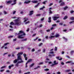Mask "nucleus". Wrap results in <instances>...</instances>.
I'll use <instances>...</instances> for the list:
<instances>
[{
  "mask_svg": "<svg viewBox=\"0 0 74 74\" xmlns=\"http://www.w3.org/2000/svg\"><path fill=\"white\" fill-rule=\"evenodd\" d=\"M22 54H23V52H22L18 53L17 54V56H18L17 59H15L13 61L14 63V64L16 63L18 60H21V61L23 60L22 59V57L21 56V55H22Z\"/></svg>",
  "mask_w": 74,
  "mask_h": 74,
  "instance_id": "obj_1",
  "label": "nucleus"
},
{
  "mask_svg": "<svg viewBox=\"0 0 74 74\" xmlns=\"http://www.w3.org/2000/svg\"><path fill=\"white\" fill-rule=\"evenodd\" d=\"M17 35H19L18 36V38H23V37L22 36H26V34L24 32L21 30L19 31V33L17 34Z\"/></svg>",
  "mask_w": 74,
  "mask_h": 74,
  "instance_id": "obj_2",
  "label": "nucleus"
},
{
  "mask_svg": "<svg viewBox=\"0 0 74 74\" xmlns=\"http://www.w3.org/2000/svg\"><path fill=\"white\" fill-rule=\"evenodd\" d=\"M14 21L15 22L14 25H19L20 23H21V22H19V19H16L14 20Z\"/></svg>",
  "mask_w": 74,
  "mask_h": 74,
  "instance_id": "obj_3",
  "label": "nucleus"
},
{
  "mask_svg": "<svg viewBox=\"0 0 74 74\" xmlns=\"http://www.w3.org/2000/svg\"><path fill=\"white\" fill-rule=\"evenodd\" d=\"M23 60H22V61H19L18 62H17V63L15 65L16 66H18L19 65L18 64H19V63H23Z\"/></svg>",
  "mask_w": 74,
  "mask_h": 74,
  "instance_id": "obj_4",
  "label": "nucleus"
},
{
  "mask_svg": "<svg viewBox=\"0 0 74 74\" xmlns=\"http://www.w3.org/2000/svg\"><path fill=\"white\" fill-rule=\"evenodd\" d=\"M59 18V17H57V16H54L53 17V20L54 21H56V20H57V19H58Z\"/></svg>",
  "mask_w": 74,
  "mask_h": 74,
  "instance_id": "obj_5",
  "label": "nucleus"
},
{
  "mask_svg": "<svg viewBox=\"0 0 74 74\" xmlns=\"http://www.w3.org/2000/svg\"><path fill=\"white\" fill-rule=\"evenodd\" d=\"M34 12V11L33 10H31L30 11L29 15H33V14Z\"/></svg>",
  "mask_w": 74,
  "mask_h": 74,
  "instance_id": "obj_6",
  "label": "nucleus"
},
{
  "mask_svg": "<svg viewBox=\"0 0 74 74\" xmlns=\"http://www.w3.org/2000/svg\"><path fill=\"white\" fill-rule=\"evenodd\" d=\"M30 1H29L28 0L25 1V2H24V3L25 4H28V3H30Z\"/></svg>",
  "mask_w": 74,
  "mask_h": 74,
  "instance_id": "obj_7",
  "label": "nucleus"
},
{
  "mask_svg": "<svg viewBox=\"0 0 74 74\" xmlns=\"http://www.w3.org/2000/svg\"><path fill=\"white\" fill-rule=\"evenodd\" d=\"M64 5H65L64 2H62L61 3L60 5V6H64Z\"/></svg>",
  "mask_w": 74,
  "mask_h": 74,
  "instance_id": "obj_8",
  "label": "nucleus"
},
{
  "mask_svg": "<svg viewBox=\"0 0 74 74\" xmlns=\"http://www.w3.org/2000/svg\"><path fill=\"white\" fill-rule=\"evenodd\" d=\"M23 20H25L24 21V22H26L27 21H28V18H26L24 17V18L23 19Z\"/></svg>",
  "mask_w": 74,
  "mask_h": 74,
  "instance_id": "obj_9",
  "label": "nucleus"
},
{
  "mask_svg": "<svg viewBox=\"0 0 74 74\" xmlns=\"http://www.w3.org/2000/svg\"><path fill=\"white\" fill-rule=\"evenodd\" d=\"M12 3V1L11 0L9 1L6 2V4H11Z\"/></svg>",
  "mask_w": 74,
  "mask_h": 74,
  "instance_id": "obj_10",
  "label": "nucleus"
},
{
  "mask_svg": "<svg viewBox=\"0 0 74 74\" xmlns=\"http://www.w3.org/2000/svg\"><path fill=\"white\" fill-rule=\"evenodd\" d=\"M48 22L49 23H51V17H49L48 18Z\"/></svg>",
  "mask_w": 74,
  "mask_h": 74,
  "instance_id": "obj_11",
  "label": "nucleus"
},
{
  "mask_svg": "<svg viewBox=\"0 0 74 74\" xmlns=\"http://www.w3.org/2000/svg\"><path fill=\"white\" fill-rule=\"evenodd\" d=\"M55 37V36H50L49 37V39H52V38H54Z\"/></svg>",
  "mask_w": 74,
  "mask_h": 74,
  "instance_id": "obj_12",
  "label": "nucleus"
},
{
  "mask_svg": "<svg viewBox=\"0 0 74 74\" xmlns=\"http://www.w3.org/2000/svg\"><path fill=\"white\" fill-rule=\"evenodd\" d=\"M60 35L59 34H57L55 36V37H56V38H57V37H60Z\"/></svg>",
  "mask_w": 74,
  "mask_h": 74,
  "instance_id": "obj_13",
  "label": "nucleus"
},
{
  "mask_svg": "<svg viewBox=\"0 0 74 74\" xmlns=\"http://www.w3.org/2000/svg\"><path fill=\"white\" fill-rule=\"evenodd\" d=\"M12 1V2H13L15 4H16V0H14Z\"/></svg>",
  "mask_w": 74,
  "mask_h": 74,
  "instance_id": "obj_14",
  "label": "nucleus"
},
{
  "mask_svg": "<svg viewBox=\"0 0 74 74\" xmlns=\"http://www.w3.org/2000/svg\"><path fill=\"white\" fill-rule=\"evenodd\" d=\"M34 65V63H32L31 65H29V67H32Z\"/></svg>",
  "mask_w": 74,
  "mask_h": 74,
  "instance_id": "obj_15",
  "label": "nucleus"
},
{
  "mask_svg": "<svg viewBox=\"0 0 74 74\" xmlns=\"http://www.w3.org/2000/svg\"><path fill=\"white\" fill-rule=\"evenodd\" d=\"M32 60V59H29L28 61H27V62H28V63H30V62H31Z\"/></svg>",
  "mask_w": 74,
  "mask_h": 74,
  "instance_id": "obj_16",
  "label": "nucleus"
},
{
  "mask_svg": "<svg viewBox=\"0 0 74 74\" xmlns=\"http://www.w3.org/2000/svg\"><path fill=\"white\" fill-rule=\"evenodd\" d=\"M56 60H55L54 61V62H53L54 64H55L56 65L58 64V62L56 63Z\"/></svg>",
  "mask_w": 74,
  "mask_h": 74,
  "instance_id": "obj_17",
  "label": "nucleus"
},
{
  "mask_svg": "<svg viewBox=\"0 0 74 74\" xmlns=\"http://www.w3.org/2000/svg\"><path fill=\"white\" fill-rule=\"evenodd\" d=\"M62 38L65 40V42H67V39L65 38L64 37H62Z\"/></svg>",
  "mask_w": 74,
  "mask_h": 74,
  "instance_id": "obj_18",
  "label": "nucleus"
},
{
  "mask_svg": "<svg viewBox=\"0 0 74 74\" xmlns=\"http://www.w3.org/2000/svg\"><path fill=\"white\" fill-rule=\"evenodd\" d=\"M67 18H68V17L67 16H66L64 17V18H63V19H64V20L65 19H67Z\"/></svg>",
  "mask_w": 74,
  "mask_h": 74,
  "instance_id": "obj_19",
  "label": "nucleus"
},
{
  "mask_svg": "<svg viewBox=\"0 0 74 74\" xmlns=\"http://www.w3.org/2000/svg\"><path fill=\"white\" fill-rule=\"evenodd\" d=\"M67 8H68V7L67 6H66L64 8V10H67Z\"/></svg>",
  "mask_w": 74,
  "mask_h": 74,
  "instance_id": "obj_20",
  "label": "nucleus"
},
{
  "mask_svg": "<svg viewBox=\"0 0 74 74\" xmlns=\"http://www.w3.org/2000/svg\"><path fill=\"white\" fill-rule=\"evenodd\" d=\"M10 25H15V24L13 22H11L10 23Z\"/></svg>",
  "mask_w": 74,
  "mask_h": 74,
  "instance_id": "obj_21",
  "label": "nucleus"
},
{
  "mask_svg": "<svg viewBox=\"0 0 74 74\" xmlns=\"http://www.w3.org/2000/svg\"><path fill=\"white\" fill-rule=\"evenodd\" d=\"M70 71H71V70H70V69L67 70L65 71L66 72H70Z\"/></svg>",
  "mask_w": 74,
  "mask_h": 74,
  "instance_id": "obj_22",
  "label": "nucleus"
},
{
  "mask_svg": "<svg viewBox=\"0 0 74 74\" xmlns=\"http://www.w3.org/2000/svg\"><path fill=\"white\" fill-rule=\"evenodd\" d=\"M37 2H38V1H33V3H37Z\"/></svg>",
  "mask_w": 74,
  "mask_h": 74,
  "instance_id": "obj_23",
  "label": "nucleus"
},
{
  "mask_svg": "<svg viewBox=\"0 0 74 74\" xmlns=\"http://www.w3.org/2000/svg\"><path fill=\"white\" fill-rule=\"evenodd\" d=\"M5 67H6V66H4L1 67V69H4V68H5Z\"/></svg>",
  "mask_w": 74,
  "mask_h": 74,
  "instance_id": "obj_24",
  "label": "nucleus"
},
{
  "mask_svg": "<svg viewBox=\"0 0 74 74\" xmlns=\"http://www.w3.org/2000/svg\"><path fill=\"white\" fill-rule=\"evenodd\" d=\"M46 2H47V1H46L42 2V4H46Z\"/></svg>",
  "mask_w": 74,
  "mask_h": 74,
  "instance_id": "obj_25",
  "label": "nucleus"
},
{
  "mask_svg": "<svg viewBox=\"0 0 74 74\" xmlns=\"http://www.w3.org/2000/svg\"><path fill=\"white\" fill-rule=\"evenodd\" d=\"M44 70L45 71H49V69H45Z\"/></svg>",
  "mask_w": 74,
  "mask_h": 74,
  "instance_id": "obj_26",
  "label": "nucleus"
},
{
  "mask_svg": "<svg viewBox=\"0 0 74 74\" xmlns=\"http://www.w3.org/2000/svg\"><path fill=\"white\" fill-rule=\"evenodd\" d=\"M70 19V20H74V17H71Z\"/></svg>",
  "mask_w": 74,
  "mask_h": 74,
  "instance_id": "obj_27",
  "label": "nucleus"
},
{
  "mask_svg": "<svg viewBox=\"0 0 74 74\" xmlns=\"http://www.w3.org/2000/svg\"><path fill=\"white\" fill-rule=\"evenodd\" d=\"M74 11L73 10H71L70 12L71 14H73L74 13Z\"/></svg>",
  "mask_w": 74,
  "mask_h": 74,
  "instance_id": "obj_28",
  "label": "nucleus"
},
{
  "mask_svg": "<svg viewBox=\"0 0 74 74\" xmlns=\"http://www.w3.org/2000/svg\"><path fill=\"white\" fill-rule=\"evenodd\" d=\"M56 26V24H54L52 25V26L53 27H54L55 26Z\"/></svg>",
  "mask_w": 74,
  "mask_h": 74,
  "instance_id": "obj_29",
  "label": "nucleus"
},
{
  "mask_svg": "<svg viewBox=\"0 0 74 74\" xmlns=\"http://www.w3.org/2000/svg\"><path fill=\"white\" fill-rule=\"evenodd\" d=\"M72 62L71 61H67V62H66V63L67 64V63H71Z\"/></svg>",
  "mask_w": 74,
  "mask_h": 74,
  "instance_id": "obj_30",
  "label": "nucleus"
},
{
  "mask_svg": "<svg viewBox=\"0 0 74 74\" xmlns=\"http://www.w3.org/2000/svg\"><path fill=\"white\" fill-rule=\"evenodd\" d=\"M44 8H45V6H43L42 8H40V10H42L43 9H44Z\"/></svg>",
  "mask_w": 74,
  "mask_h": 74,
  "instance_id": "obj_31",
  "label": "nucleus"
},
{
  "mask_svg": "<svg viewBox=\"0 0 74 74\" xmlns=\"http://www.w3.org/2000/svg\"><path fill=\"white\" fill-rule=\"evenodd\" d=\"M43 62H41L38 63L39 65H40V64H43Z\"/></svg>",
  "mask_w": 74,
  "mask_h": 74,
  "instance_id": "obj_32",
  "label": "nucleus"
},
{
  "mask_svg": "<svg viewBox=\"0 0 74 74\" xmlns=\"http://www.w3.org/2000/svg\"><path fill=\"white\" fill-rule=\"evenodd\" d=\"M13 36H10L8 37V38H12V37H13Z\"/></svg>",
  "mask_w": 74,
  "mask_h": 74,
  "instance_id": "obj_33",
  "label": "nucleus"
},
{
  "mask_svg": "<svg viewBox=\"0 0 74 74\" xmlns=\"http://www.w3.org/2000/svg\"><path fill=\"white\" fill-rule=\"evenodd\" d=\"M23 55L24 58H25V57H26V54L25 53H24L23 54Z\"/></svg>",
  "mask_w": 74,
  "mask_h": 74,
  "instance_id": "obj_34",
  "label": "nucleus"
},
{
  "mask_svg": "<svg viewBox=\"0 0 74 74\" xmlns=\"http://www.w3.org/2000/svg\"><path fill=\"white\" fill-rule=\"evenodd\" d=\"M43 44H42V43H40L38 45V46L39 47H40V46H41V45H42Z\"/></svg>",
  "mask_w": 74,
  "mask_h": 74,
  "instance_id": "obj_35",
  "label": "nucleus"
},
{
  "mask_svg": "<svg viewBox=\"0 0 74 74\" xmlns=\"http://www.w3.org/2000/svg\"><path fill=\"white\" fill-rule=\"evenodd\" d=\"M9 44V43H4V45L5 46L6 45H7V44Z\"/></svg>",
  "mask_w": 74,
  "mask_h": 74,
  "instance_id": "obj_36",
  "label": "nucleus"
},
{
  "mask_svg": "<svg viewBox=\"0 0 74 74\" xmlns=\"http://www.w3.org/2000/svg\"><path fill=\"white\" fill-rule=\"evenodd\" d=\"M32 52H34L35 51V49H33L31 50Z\"/></svg>",
  "mask_w": 74,
  "mask_h": 74,
  "instance_id": "obj_37",
  "label": "nucleus"
},
{
  "mask_svg": "<svg viewBox=\"0 0 74 74\" xmlns=\"http://www.w3.org/2000/svg\"><path fill=\"white\" fill-rule=\"evenodd\" d=\"M38 37H37L36 38V39H35L34 40V41H36V40H37V39H38Z\"/></svg>",
  "mask_w": 74,
  "mask_h": 74,
  "instance_id": "obj_38",
  "label": "nucleus"
},
{
  "mask_svg": "<svg viewBox=\"0 0 74 74\" xmlns=\"http://www.w3.org/2000/svg\"><path fill=\"white\" fill-rule=\"evenodd\" d=\"M57 47H55V51H57Z\"/></svg>",
  "mask_w": 74,
  "mask_h": 74,
  "instance_id": "obj_39",
  "label": "nucleus"
},
{
  "mask_svg": "<svg viewBox=\"0 0 74 74\" xmlns=\"http://www.w3.org/2000/svg\"><path fill=\"white\" fill-rule=\"evenodd\" d=\"M46 32H50V29H47L46 30Z\"/></svg>",
  "mask_w": 74,
  "mask_h": 74,
  "instance_id": "obj_40",
  "label": "nucleus"
},
{
  "mask_svg": "<svg viewBox=\"0 0 74 74\" xmlns=\"http://www.w3.org/2000/svg\"><path fill=\"white\" fill-rule=\"evenodd\" d=\"M36 16H41V14H37L36 15Z\"/></svg>",
  "mask_w": 74,
  "mask_h": 74,
  "instance_id": "obj_41",
  "label": "nucleus"
},
{
  "mask_svg": "<svg viewBox=\"0 0 74 74\" xmlns=\"http://www.w3.org/2000/svg\"><path fill=\"white\" fill-rule=\"evenodd\" d=\"M49 14H52V11H51V10H49Z\"/></svg>",
  "mask_w": 74,
  "mask_h": 74,
  "instance_id": "obj_42",
  "label": "nucleus"
},
{
  "mask_svg": "<svg viewBox=\"0 0 74 74\" xmlns=\"http://www.w3.org/2000/svg\"><path fill=\"white\" fill-rule=\"evenodd\" d=\"M4 14H7V12L5 11H4Z\"/></svg>",
  "mask_w": 74,
  "mask_h": 74,
  "instance_id": "obj_43",
  "label": "nucleus"
},
{
  "mask_svg": "<svg viewBox=\"0 0 74 74\" xmlns=\"http://www.w3.org/2000/svg\"><path fill=\"white\" fill-rule=\"evenodd\" d=\"M25 58V60H27V57H24Z\"/></svg>",
  "mask_w": 74,
  "mask_h": 74,
  "instance_id": "obj_44",
  "label": "nucleus"
},
{
  "mask_svg": "<svg viewBox=\"0 0 74 74\" xmlns=\"http://www.w3.org/2000/svg\"><path fill=\"white\" fill-rule=\"evenodd\" d=\"M16 38H15L14 39H13V41H16Z\"/></svg>",
  "mask_w": 74,
  "mask_h": 74,
  "instance_id": "obj_45",
  "label": "nucleus"
},
{
  "mask_svg": "<svg viewBox=\"0 0 74 74\" xmlns=\"http://www.w3.org/2000/svg\"><path fill=\"white\" fill-rule=\"evenodd\" d=\"M73 52H74V51H71V54H72Z\"/></svg>",
  "mask_w": 74,
  "mask_h": 74,
  "instance_id": "obj_46",
  "label": "nucleus"
},
{
  "mask_svg": "<svg viewBox=\"0 0 74 74\" xmlns=\"http://www.w3.org/2000/svg\"><path fill=\"white\" fill-rule=\"evenodd\" d=\"M20 47H19L18 48H16V49H20Z\"/></svg>",
  "mask_w": 74,
  "mask_h": 74,
  "instance_id": "obj_47",
  "label": "nucleus"
},
{
  "mask_svg": "<svg viewBox=\"0 0 74 74\" xmlns=\"http://www.w3.org/2000/svg\"><path fill=\"white\" fill-rule=\"evenodd\" d=\"M61 64L62 65H64V63L63 62H61Z\"/></svg>",
  "mask_w": 74,
  "mask_h": 74,
  "instance_id": "obj_48",
  "label": "nucleus"
},
{
  "mask_svg": "<svg viewBox=\"0 0 74 74\" xmlns=\"http://www.w3.org/2000/svg\"><path fill=\"white\" fill-rule=\"evenodd\" d=\"M74 22V21H71L70 22H69V23L70 24H71V23H73Z\"/></svg>",
  "mask_w": 74,
  "mask_h": 74,
  "instance_id": "obj_49",
  "label": "nucleus"
},
{
  "mask_svg": "<svg viewBox=\"0 0 74 74\" xmlns=\"http://www.w3.org/2000/svg\"><path fill=\"white\" fill-rule=\"evenodd\" d=\"M56 58L57 59H59V58H60V57L58 56V57H56Z\"/></svg>",
  "mask_w": 74,
  "mask_h": 74,
  "instance_id": "obj_50",
  "label": "nucleus"
},
{
  "mask_svg": "<svg viewBox=\"0 0 74 74\" xmlns=\"http://www.w3.org/2000/svg\"><path fill=\"white\" fill-rule=\"evenodd\" d=\"M13 14H15V13H16V11H13Z\"/></svg>",
  "mask_w": 74,
  "mask_h": 74,
  "instance_id": "obj_51",
  "label": "nucleus"
},
{
  "mask_svg": "<svg viewBox=\"0 0 74 74\" xmlns=\"http://www.w3.org/2000/svg\"><path fill=\"white\" fill-rule=\"evenodd\" d=\"M53 29H54V28L53 27H51L50 30H53Z\"/></svg>",
  "mask_w": 74,
  "mask_h": 74,
  "instance_id": "obj_52",
  "label": "nucleus"
},
{
  "mask_svg": "<svg viewBox=\"0 0 74 74\" xmlns=\"http://www.w3.org/2000/svg\"><path fill=\"white\" fill-rule=\"evenodd\" d=\"M4 71V69L1 70H0V72H3V71Z\"/></svg>",
  "mask_w": 74,
  "mask_h": 74,
  "instance_id": "obj_53",
  "label": "nucleus"
},
{
  "mask_svg": "<svg viewBox=\"0 0 74 74\" xmlns=\"http://www.w3.org/2000/svg\"><path fill=\"white\" fill-rule=\"evenodd\" d=\"M43 52H45V49H44L43 50Z\"/></svg>",
  "mask_w": 74,
  "mask_h": 74,
  "instance_id": "obj_54",
  "label": "nucleus"
},
{
  "mask_svg": "<svg viewBox=\"0 0 74 74\" xmlns=\"http://www.w3.org/2000/svg\"><path fill=\"white\" fill-rule=\"evenodd\" d=\"M8 68L9 69H11V67L10 65L9 66Z\"/></svg>",
  "mask_w": 74,
  "mask_h": 74,
  "instance_id": "obj_55",
  "label": "nucleus"
},
{
  "mask_svg": "<svg viewBox=\"0 0 74 74\" xmlns=\"http://www.w3.org/2000/svg\"><path fill=\"white\" fill-rule=\"evenodd\" d=\"M6 73H9V72H10V71L9 70H7L6 71Z\"/></svg>",
  "mask_w": 74,
  "mask_h": 74,
  "instance_id": "obj_56",
  "label": "nucleus"
},
{
  "mask_svg": "<svg viewBox=\"0 0 74 74\" xmlns=\"http://www.w3.org/2000/svg\"><path fill=\"white\" fill-rule=\"evenodd\" d=\"M7 53H8V52L4 53L3 54V56H4L5 55L7 54Z\"/></svg>",
  "mask_w": 74,
  "mask_h": 74,
  "instance_id": "obj_57",
  "label": "nucleus"
},
{
  "mask_svg": "<svg viewBox=\"0 0 74 74\" xmlns=\"http://www.w3.org/2000/svg\"><path fill=\"white\" fill-rule=\"evenodd\" d=\"M30 23V21H28V22H26L25 23V24H27V23Z\"/></svg>",
  "mask_w": 74,
  "mask_h": 74,
  "instance_id": "obj_58",
  "label": "nucleus"
},
{
  "mask_svg": "<svg viewBox=\"0 0 74 74\" xmlns=\"http://www.w3.org/2000/svg\"><path fill=\"white\" fill-rule=\"evenodd\" d=\"M29 28H28L26 30L27 32H29Z\"/></svg>",
  "mask_w": 74,
  "mask_h": 74,
  "instance_id": "obj_59",
  "label": "nucleus"
},
{
  "mask_svg": "<svg viewBox=\"0 0 74 74\" xmlns=\"http://www.w3.org/2000/svg\"><path fill=\"white\" fill-rule=\"evenodd\" d=\"M36 35V34H33L32 35V37H34Z\"/></svg>",
  "mask_w": 74,
  "mask_h": 74,
  "instance_id": "obj_60",
  "label": "nucleus"
},
{
  "mask_svg": "<svg viewBox=\"0 0 74 74\" xmlns=\"http://www.w3.org/2000/svg\"><path fill=\"white\" fill-rule=\"evenodd\" d=\"M55 65H56V64H52V65H51V66H55Z\"/></svg>",
  "mask_w": 74,
  "mask_h": 74,
  "instance_id": "obj_61",
  "label": "nucleus"
},
{
  "mask_svg": "<svg viewBox=\"0 0 74 74\" xmlns=\"http://www.w3.org/2000/svg\"><path fill=\"white\" fill-rule=\"evenodd\" d=\"M43 20H44V18H42V19H41V21H43Z\"/></svg>",
  "mask_w": 74,
  "mask_h": 74,
  "instance_id": "obj_62",
  "label": "nucleus"
},
{
  "mask_svg": "<svg viewBox=\"0 0 74 74\" xmlns=\"http://www.w3.org/2000/svg\"><path fill=\"white\" fill-rule=\"evenodd\" d=\"M58 60H62V58H61L60 59H58Z\"/></svg>",
  "mask_w": 74,
  "mask_h": 74,
  "instance_id": "obj_63",
  "label": "nucleus"
},
{
  "mask_svg": "<svg viewBox=\"0 0 74 74\" xmlns=\"http://www.w3.org/2000/svg\"><path fill=\"white\" fill-rule=\"evenodd\" d=\"M60 73H60V72H58L57 73L58 74H60Z\"/></svg>",
  "mask_w": 74,
  "mask_h": 74,
  "instance_id": "obj_64",
  "label": "nucleus"
}]
</instances>
